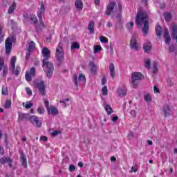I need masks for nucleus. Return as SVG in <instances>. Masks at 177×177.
Here are the masks:
<instances>
[{
    "instance_id": "f257e3e1",
    "label": "nucleus",
    "mask_w": 177,
    "mask_h": 177,
    "mask_svg": "<svg viewBox=\"0 0 177 177\" xmlns=\"http://www.w3.org/2000/svg\"><path fill=\"white\" fill-rule=\"evenodd\" d=\"M41 53L44 57L43 59V67L46 66L44 71L46 74V77L50 79L53 75V71H55L53 64H52V62H48V59H50V50H48V48H43Z\"/></svg>"
},
{
    "instance_id": "f03ea898",
    "label": "nucleus",
    "mask_w": 177,
    "mask_h": 177,
    "mask_svg": "<svg viewBox=\"0 0 177 177\" xmlns=\"http://www.w3.org/2000/svg\"><path fill=\"white\" fill-rule=\"evenodd\" d=\"M147 19H149V15H147L146 11L143 10H139L136 16V23L137 26L142 27L144 24L142 32L145 36L147 35V33L149 32V23L147 21Z\"/></svg>"
},
{
    "instance_id": "7ed1b4c3",
    "label": "nucleus",
    "mask_w": 177,
    "mask_h": 177,
    "mask_svg": "<svg viewBox=\"0 0 177 177\" xmlns=\"http://www.w3.org/2000/svg\"><path fill=\"white\" fill-rule=\"evenodd\" d=\"M131 78L133 88H138L139 81L143 80V75L138 72H134L131 74Z\"/></svg>"
},
{
    "instance_id": "20e7f679",
    "label": "nucleus",
    "mask_w": 177,
    "mask_h": 177,
    "mask_svg": "<svg viewBox=\"0 0 177 177\" xmlns=\"http://www.w3.org/2000/svg\"><path fill=\"white\" fill-rule=\"evenodd\" d=\"M55 58L57 62L62 63L64 60V50L62 46V43H59L56 51H55Z\"/></svg>"
},
{
    "instance_id": "39448f33",
    "label": "nucleus",
    "mask_w": 177,
    "mask_h": 177,
    "mask_svg": "<svg viewBox=\"0 0 177 177\" xmlns=\"http://www.w3.org/2000/svg\"><path fill=\"white\" fill-rule=\"evenodd\" d=\"M16 56L12 57L10 70H11L12 73L15 75H19L21 71V68L19 65L16 66Z\"/></svg>"
},
{
    "instance_id": "423d86ee",
    "label": "nucleus",
    "mask_w": 177,
    "mask_h": 177,
    "mask_svg": "<svg viewBox=\"0 0 177 177\" xmlns=\"http://www.w3.org/2000/svg\"><path fill=\"white\" fill-rule=\"evenodd\" d=\"M45 12V5L44 4V2H41V7L37 12V17L39 20V23H41L42 27L44 28H46V25H45V23H44V20L42 19V15Z\"/></svg>"
},
{
    "instance_id": "0eeeda50",
    "label": "nucleus",
    "mask_w": 177,
    "mask_h": 177,
    "mask_svg": "<svg viewBox=\"0 0 177 177\" xmlns=\"http://www.w3.org/2000/svg\"><path fill=\"white\" fill-rule=\"evenodd\" d=\"M73 81L75 85V86H78V81H86V78L85 77V75H83L82 73H80L78 77V73H75L73 75Z\"/></svg>"
},
{
    "instance_id": "6e6552de",
    "label": "nucleus",
    "mask_w": 177,
    "mask_h": 177,
    "mask_svg": "<svg viewBox=\"0 0 177 177\" xmlns=\"http://www.w3.org/2000/svg\"><path fill=\"white\" fill-rule=\"evenodd\" d=\"M137 38L138 34L135 33L130 40V48L131 49H134V50H139V46H138V41L136 40Z\"/></svg>"
},
{
    "instance_id": "1a4fd4ad",
    "label": "nucleus",
    "mask_w": 177,
    "mask_h": 177,
    "mask_svg": "<svg viewBox=\"0 0 177 177\" xmlns=\"http://www.w3.org/2000/svg\"><path fill=\"white\" fill-rule=\"evenodd\" d=\"M32 77H35V68H30V71H27L25 74L26 80L30 82L32 80Z\"/></svg>"
},
{
    "instance_id": "9d476101",
    "label": "nucleus",
    "mask_w": 177,
    "mask_h": 177,
    "mask_svg": "<svg viewBox=\"0 0 177 177\" xmlns=\"http://www.w3.org/2000/svg\"><path fill=\"white\" fill-rule=\"evenodd\" d=\"M29 121L31 124H33L37 128H41L42 127V122L39 120V118L35 115H32L29 118Z\"/></svg>"
},
{
    "instance_id": "9b49d317",
    "label": "nucleus",
    "mask_w": 177,
    "mask_h": 177,
    "mask_svg": "<svg viewBox=\"0 0 177 177\" xmlns=\"http://www.w3.org/2000/svg\"><path fill=\"white\" fill-rule=\"evenodd\" d=\"M37 88L39 89V92L41 96L46 95V91L45 87V82L41 80L40 82L36 84Z\"/></svg>"
},
{
    "instance_id": "f8f14e48",
    "label": "nucleus",
    "mask_w": 177,
    "mask_h": 177,
    "mask_svg": "<svg viewBox=\"0 0 177 177\" xmlns=\"http://www.w3.org/2000/svg\"><path fill=\"white\" fill-rule=\"evenodd\" d=\"M12 39L13 37H8L5 41L6 55H9L12 52Z\"/></svg>"
},
{
    "instance_id": "ddd939ff",
    "label": "nucleus",
    "mask_w": 177,
    "mask_h": 177,
    "mask_svg": "<svg viewBox=\"0 0 177 177\" xmlns=\"http://www.w3.org/2000/svg\"><path fill=\"white\" fill-rule=\"evenodd\" d=\"M114 8H115V2L110 1L106 7L105 15H106V16H110V15L113 13V10H114Z\"/></svg>"
},
{
    "instance_id": "4468645a",
    "label": "nucleus",
    "mask_w": 177,
    "mask_h": 177,
    "mask_svg": "<svg viewBox=\"0 0 177 177\" xmlns=\"http://www.w3.org/2000/svg\"><path fill=\"white\" fill-rule=\"evenodd\" d=\"M6 162H8L10 168L13 167V160L12 158H10V157H3L0 158V164H2V165H5Z\"/></svg>"
},
{
    "instance_id": "2eb2a0df",
    "label": "nucleus",
    "mask_w": 177,
    "mask_h": 177,
    "mask_svg": "<svg viewBox=\"0 0 177 177\" xmlns=\"http://www.w3.org/2000/svg\"><path fill=\"white\" fill-rule=\"evenodd\" d=\"M162 113L164 117H169V115H172V111L171 110V108L168 105L163 106L162 108Z\"/></svg>"
},
{
    "instance_id": "dca6fc26",
    "label": "nucleus",
    "mask_w": 177,
    "mask_h": 177,
    "mask_svg": "<svg viewBox=\"0 0 177 177\" xmlns=\"http://www.w3.org/2000/svg\"><path fill=\"white\" fill-rule=\"evenodd\" d=\"M48 114L51 115H57L59 114V110L56 106L52 105L47 109Z\"/></svg>"
},
{
    "instance_id": "f3484780",
    "label": "nucleus",
    "mask_w": 177,
    "mask_h": 177,
    "mask_svg": "<svg viewBox=\"0 0 177 177\" xmlns=\"http://www.w3.org/2000/svg\"><path fill=\"white\" fill-rule=\"evenodd\" d=\"M88 67L91 74H93V75H96V73L97 71V67L96 66V65H95V64L93 62H91L88 65Z\"/></svg>"
},
{
    "instance_id": "a211bd4d",
    "label": "nucleus",
    "mask_w": 177,
    "mask_h": 177,
    "mask_svg": "<svg viewBox=\"0 0 177 177\" xmlns=\"http://www.w3.org/2000/svg\"><path fill=\"white\" fill-rule=\"evenodd\" d=\"M151 43L149 41H147V42L143 45V50L146 53H149L150 50H151Z\"/></svg>"
},
{
    "instance_id": "6ab92c4d",
    "label": "nucleus",
    "mask_w": 177,
    "mask_h": 177,
    "mask_svg": "<svg viewBox=\"0 0 177 177\" xmlns=\"http://www.w3.org/2000/svg\"><path fill=\"white\" fill-rule=\"evenodd\" d=\"M171 30H172V38L173 39L176 40V42L177 44V25L176 24H173L171 26Z\"/></svg>"
},
{
    "instance_id": "aec40b11",
    "label": "nucleus",
    "mask_w": 177,
    "mask_h": 177,
    "mask_svg": "<svg viewBox=\"0 0 177 177\" xmlns=\"http://www.w3.org/2000/svg\"><path fill=\"white\" fill-rule=\"evenodd\" d=\"M164 37L165 39L166 45H169L171 44V36H169V32L168 31V30H165Z\"/></svg>"
},
{
    "instance_id": "412c9836",
    "label": "nucleus",
    "mask_w": 177,
    "mask_h": 177,
    "mask_svg": "<svg viewBox=\"0 0 177 177\" xmlns=\"http://www.w3.org/2000/svg\"><path fill=\"white\" fill-rule=\"evenodd\" d=\"M75 6L77 9V10H82L84 8V3L81 0H76L75 2Z\"/></svg>"
},
{
    "instance_id": "4be33fe9",
    "label": "nucleus",
    "mask_w": 177,
    "mask_h": 177,
    "mask_svg": "<svg viewBox=\"0 0 177 177\" xmlns=\"http://www.w3.org/2000/svg\"><path fill=\"white\" fill-rule=\"evenodd\" d=\"M88 30H89L90 34H95V22H93V21L89 22Z\"/></svg>"
},
{
    "instance_id": "5701e85b",
    "label": "nucleus",
    "mask_w": 177,
    "mask_h": 177,
    "mask_svg": "<svg viewBox=\"0 0 177 177\" xmlns=\"http://www.w3.org/2000/svg\"><path fill=\"white\" fill-rule=\"evenodd\" d=\"M21 161L22 167H24V168H27V158L24 153H21Z\"/></svg>"
},
{
    "instance_id": "b1692460",
    "label": "nucleus",
    "mask_w": 177,
    "mask_h": 177,
    "mask_svg": "<svg viewBox=\"0 0 177 177\" xmlns=\"http://www.w3.org/2000/svg\"><path fill=\"white\" fill-rule=\"evenodd\" d=\"M115 68L114 67V64H111L109 65V71H110V75L112 78H114L115 77Z\"/></svg>"
},
{
    "instance_id": "393cba45",
    "label": "nucleus",
    "mask_w": 177,
    "mask_h": 177,
    "mask_svg": "<svg viewBox=\"0 0 177 177\" xmlns=\"http://www.w3.org/2000/svg\"><path fill=\"white\" fill-rule=\"evenodd\" d=\"M156 34L157 37H161L162 35V28L159 24L156 26Z\"/></svg>"
},
{
    "instance_id": "a878e982",
    "label": "nucleus",
    "mask_w": 177,
    "mask_h": 177,
    "mask_svg": "<svg viewBox=\"0 0 177 177\" xmlns=\"http://www.w3.org/2000/svg\"><path fill=\"white\" fill-rule=\"evenodd\" d=\"M104 110L106 111L107 115H111L113 114V108L109 104L104 105Z\"/></svg>"
},
{
    "instance_id": "bb28decb",
    "label": "nucleus",
    "mask_w": 177,
    "mask_h": 177,
    "mask_svg": "<svg viewBox=\"0 0 177 177\" xmlns=\"http://www.w3.org/2000/svg\"><path fill=\"white\" fill-rule=\"evenodd\" d=\"M35 49V43L33 41H30L28 44V47L27 49L28 52H32Z\"/></svg>"
},
{
    "instance_id": "cd10ccee",
    "label": "nucleus",
    "mask_w": 177,
    "mask_h": 177,
    "mask_svg": "<svg viewBox=\"0 0 177 177\" xmlns=\"http://www.w3.org/2000/svg\"><path fill=\"white\" fill-rule=\"evenodd\" d=\"M16 9V2H13L12 5L8 8V13L12 15L15 10Z\"/></svg>"
},
{
    "instance_id": "c85d7f7f",
    "label": "nucleus",
    "mask_w": 177,
    "mask_h": 177,
    "mask_svg": "<svg viewBox=\"0 0 177 177\" xmlns=\"http://www.w3.org/2000/svg\"><path fill=\"white\" fill-rule=\"evenodd\" d=\"M144 66L145 68H151V61L150 60V59H147L144 60Z\"/></svg>"
},
{
    "instance_id": "c756f323",
    "label": "nucleus",
    "mask_w": 177,
    "mask_h": 177,
    "mask_svg": "<svg viewBox=\"0 0 177 177\" xmlns=\"http://www.w3.org/2000/svg\"><path fill=\"white\" fill-rule=\"evenodd\" d=\"M29 20L32 21V24H34L35 26L37 23H38V19L37 18V16L32 15L29 17Z\"/></svg>"
},
{
    "instance_id": "7c9ffc66",
    "label": "nucleus",
    "mask_w": 177,
    "mask_h": 177,
    "mask_svg": "<svg viewBox=\"0 0 177 177\" xmlns=\"http://www.w3.org/2000/svg\"><path fill=\"white\" fill-rule=\"evenodd\" d=\"M164 17L165 20L168 22L169 21V20H171V18L172 17V14H171V12H166L164 14Z\"/></svg>"
},
{
    "instance_id": "2f4dec72",
    "label": "nucleus",
    "mask_w": 177,
    "mask_h": 177,
    "mask_svg": "<svg viewBox=\"0 0 177 177\" xmlns=\"http://www.w3.org/2000/svg\"><path fill=\"white\" fill-rule=\"evenodd\" d=\"M158 66V64L157 62H153V74H157V72L158 71V68L157 66Z\"/></svg>"
},
{
    "instance_id": "473e14b6",
    "label": "nucleus",
    "mask_w": 177,
    "mask_h": 177,
    "mask_svg": "<svg viewBox=\"0 0 177 177\" xmlns=\"http://www.w3.org/2000/svg\"><path fill=\"white\" fill-rule=\"evenodd\" d=\"M11 106H12V100H10V99L7 100L4 104V107L6 109H10Z\"/></svg>"
},
{
    "instance_id": "72a5a7b5",
    "label": "nucleus",
    "mask_w": 177,
    "mask_h": 177,
    "mask_svg": "<svg viewBox=\"0 0 177 177\" xmlns=\"http://www.w3.org/2000/svg\"><path fill=\"white\" fill-rule=\"evenodd\" d=\"M35 27L36 28V31H37V32H39L41 31H42V30L44 28H44V26H42V24L40 23L39 25H35Z\"/></svg>"
},
{
    "instance_id": "f704fd0d",
    "label": "nucleus",
    "mask_w": 177,
    "mask_h": 177,
    "mask_svg": "<svg viewBox=\"0 0 177 177\" xmlns=\"http://www.w3.org/2000/svg\"><path fill=\"white\" fill-rule=\"evenodd\" d=\"M5 59L3 57H0V71L3 70V67H5Z\"/></svg>"
},
{
    "instance_id": "c9c22d12",
    "label": "nucleus",
    "mask_w": 177,
    "mask_h": 177,
    "mask_svg": "<svg viewBox=\"0 0 177 177\" xmlns=\"http://www.w3.org/2000/svg\"><path fill=\"white\" fill-rule=\"evenodd\" d=\"M37 113L38 114H40V115L45 114V108H44V106H39L37 108Z\"/></svg>"
},
{
    "instance_id": "e433bc0d",
    "label": "nucleus",
    "mask_w": 177,
    "mask_h": 177,
    "mask_svg": "<svg viewBox=\"0 0 177 177\" xmlns=\"http://www.w3.org/2000/svg\"><path fill=\"white\" fill-rule=\"evenodd\" d=\"M118 93L120 97H124V96H127V91L124 89H120L118 91Z\"/></svg>"
},
{
    "instance_id": "4c0bfd02",
    "label": "nucleus",
    "mask_w": 177,
    "mask_h": 177,
    "mask_svg": "<svg viewBox=\"0 0 177 177\" xmlns=\"http://www.w3.org/2000/svg\"><path fill=\"white\" fill-rule=\"evenodd\" d=\"M102 92L103 96H107V93L109 92V89L107 88V86H104V87H102Z\"/></svg>"
},
{
    "instance_id": "58836bf2",
    "label": "nucleus",
    "mask_w": 177,
    "mask_h": 177,
    "mask_svg": "<svg viewBox=\"0 0 177 177\" xmlns=\"http://www.w3.org/2000/svg\"><path fill=\"white\" fill-rule=\"evenodd\" d=\"M100 41L103 44H107V42H109V39L104 36H101L100 37Z\"/></svg>"
},
{
    "instance_id": "ea45409f",
    "label": "nucleus",
    "mask_w": 177,
    "mask_h": 177,
    "mask_svg": "<svg viewBox=\"0 0 177 177\" xmlns=\"http://www.w3.org/2000/svg\"><path fill=\"white\" fill-rule=\"evenodd\" d=\"M102 50V46L96 45L94 47V53H98V52H100Z\"/></svg>"
},
{
    "instance_id": "a19ab883",
    "label": "nucleus",
    "mask_w": 177,
    "mask_h": 177,
    "mask_svg": "<svg viewBox=\"0 0 177 177\" xmlns=\"http://www.w3.org/2000/svg\"><path fill=\"white\" fill-rule=\"evenodd\" d=\"M71 49H80V44L77 42L72 43Z\"/></svg>"
},
{
    "instance_id": "79ce46f5",
    "label": "nucleus",
    "mask_w": 177,
    "mask_h": 177,
    "mask_svg": "<svg viewBox=\"0 0 177 177\" xmlns=\"http://www.w3.org/2000/svg\"><path fill=\"white\" fill-rule=\"evenodd\" d=\"M8 66H5L3 68V77H6V75H8Z\"/></svg>"
},
{
    "instance_id": "37998d69",
    "label": "nucleus",
    "mask_w": 177,
    "mask_h": 177,
    "mask_svg": "<svg viewBox=\"0 0 177 177\" xmlns=\"http://www.w3.org/2000/svg\"><path fill=\"white\" fill-rule=\"evenodd\" d=\"M145 102H147L149 103V102H150L151 100V96H150V94H147L145 95L144 97Z\"/></svg>"
},
{
    "instance_id": "c03bdc74",
    "label": "nucleus",
    "mask_w": 177,
    "mask_h": 177,
    "mask_svg": "<svg viewBox=\"0 0 177 177\" xmlns=\"http://www.w3.org/2000/svg\"><path fill=\"white\" fill-rule=\"evenodd\" d=\"M62 133V131H54L53 133H51V135L53 136H57V135H60Z\"/></svg>"
},
{
    "instance_id": "a18cd8bd",
    "label": "nucleus",
    "mask_w": 177,
    "mask_h": 177,
    "mask_svg": "<svg viewBox=\"0 0 177 177\" xmlns=\"http://www.w3.org/2000/svg\"><path fill=\"white\" fill-rule=\"evenodd\" d=\"M32 106H33L32 103H31V102H27V103L26 104L25 108L27 109H31V107H32Z\"/></svg>"
},
{
    "instance_id": "49530a36",
    "label": "nucleus",
    "mask_w": 177,
    "mask_h": 177,
    "mask_svg": "<svg viewBox=\"0 0 177 177\" xmlns=\"http://www.w3.org/2000/svg\"><path fill=\"white\" fill-rule=\"evenodd\" d=\"M26 91L27 95H29L30 96H31L32 95V91H31V89L29 87H27Z\"/></svg>"
},
{
    "instance_id": "de8ad7c7",
    "label": "nucleus",
    "mask_w": 177,
    "mask_h": 177,
    "mask_svg": "<svg viewBox=\"0 0 177 177\" xmlns=\"http://www.w3.org/2000/svg\"><path fill=\"white\" fill-rule=\"evenodd\" d=\"M169 51L170 53H173L175 51V46L174 45H171L169 47Z\"/></svg>"
},
{
    "instance_id": "09e8293b",
    "label": "nucleus",
    "mask_w": 177,
    "mask_h": 177,
    "mask_svg": "<svg viewBox=\"0 0 177 177\" xmlns=\"http://www.w3.org/2000/svg\"><path fill=\"white\" fill-rule=\"evenodd\" d=\"M69 171H70V172H73V171H75V165H71L69 166Z\"/></svg>"
},
{
    "instance_id": "8fccbe9b",
    "label": "nucleus",
    "mask_w": 177,
    "mask_h": 177,
    "mask_svg": "<svg viewBox=\"0 0 177 177\" xmlns=\"http://www.w3.org/2000/svg\"><path fill=\"white\" fill-rule=\"evenodd\" d=\"M30 56H31V52L27 50V53L26 55V60H30Z\"/></svg>"
},
{
    "instance_id": "3c124183",
    "label": "nucleus",
    "mask_w": 177,
    "mask_h": 177,
    "mask_svg": "<svg viewBox=\"0 0 177 177\" xmlns=\"http://www.w3.org/2000/svg\"><path fill=\"white\" fill-rule=\"evenodd\" d=\"M44 104H45L46 110H48L50 107L49 106V101L44 100Z\"/></svg>"
},
{
    "instance_id": "603ef678",
    "label": "nucleus",
    "mask_w": 177,
    "mask_h": 177,
    "mask_svg": "<svg viewBox=\"0 0 177 177\" xmlns=\"http://www.w3.org/2000/svg\"><path fill=\"white\" fill-rule=\"evenodd\" d=\"M130 174H132V172H138V168H136L135 167H131V170L129 171Z\"/></svg>"
},
{
    "instance_id": "864d4df0",
    "label": "nucleus",
    "mask_w": 177,
    "mask_h": 177,
    "mask_svg": "<svg viewBox=\"0 0 177 177\" xmlns=\"http://www.w3.org/2000/svg\"><path fill=\"white\" fill-rule=\"evenodd\" d=\"M40 140L42 142H47L48 141V137L44 136L40 137Z\"/></svg>"
},
{
    "instance_id": "5fc2aeb1",
    "label": "nucleus",
    "mask_w": 177,
    "mask_h": 177,
    "mask_svg": "<svg viewBox=\"0 0 177 177\" xmlns=\"http://www.w3.org/2000/svg\"><path fill=\"white\" fill-rule=\"evenodd\" d=\"M106 82H107V80H106V76H102V85H105Z\"/></svg>"
},
{
    "instance_id": "6e6d98bb",
    "label": "nucleus",
    "mask_w": 177,
    "mask_h": 177,
    "mask_svg": "<svg viewBox=\"0 0 177 177\" xmlns=\"http://www.w3.org/2000/svg\"><path fill=\"white\" fill-rule=\"evenodd\" d=\"M132 27H133V22H129V24H127L128 30H131Z\"/></svg>"
},
{
    "instance_id": "4d7b16f0",
    "label": "nucleus",
    "mask_w": 177,
    "mask_h": 177,
    "mask_svg": "<svg viewBox=\"0 0 177 177\" xmlns=\"http://www.w3.org/2000/svg\"><path fill=\"white\" fill-rule=\"evenodd\" d=\"M24 120V114H19V121H23Z\"/></svg>"
},
{
    "instance_id": "13d9d810",
    "label": "nucleus",
    "mask_w": 177,
    "mask_h": 177,
    "mask_svg": "<svg viewBox=\"0 0 177 177\" xmlns=\"http://www.w3.org/2000/svg\"><path fill=\"white\" fill-rule=\"evenodd\" d=\"M0 154L1 156H3V154H5V149L1 146H0Z\"/></svg>"
},
{
    "instance_id": "bf43d9fd",
    "label": "nucleus",
    "mask_w": 177,
    "mask_h": 177,
    "mask_svg": "<svg viewBox=\"0 0 177 177\" xmlns=\"http://www.w3.org/2000/svg\"><path fill=\"white\" fill-rule=\"evenodd\" d=\"M153 91L154 92H156V93H160V89H158V87H157V86H153Z\"/></svg>"
},
{
    "instance_id": "052dcab7",
    "label": "nucleus",
    "mask_w": 177,
    "mask_h": 177,
    "mask_svg": "<svg viewBox=\"0 0 177 177\" xmlns=\"http://www.w3.org/2000/svg\"><path fill=\"white\" fill-rule=\"evenodd\" d=\"M112 121L113 122H117V121H118V116H113L112 118Z\"/></svg>"
},
{
    "instance_id": "680f3d73",
    "label": "nucleus",
    "mask_w": 177,
    "mask_h": 177,
    "mask_svg": "<svg viewBox=\"0 0 177 177\" xmlns=\"http://www.w3.org/2000/svg\"><path fill=\"white\" fill-rule=\"evenodd\" d=\"M118 9H119L120 13H121V12H122V5L120 3H118Z\"/></svg>"
},
{
    "instance_id": "e2e57ef3",
    "label": "nucleus",
    "mask_w": 177,
    "mask_h": 177,
    "mask_svg": "<svg viewBox=\"0 0 177 177\" xmlns=\"http://www.w3.org/2000/svg\"><path fill=\"white\" fill-rule=\"evenodd\" d=\"M1 93H2V95H8V90L2 89Z\"/></svg>"
},
{
    "instance_id": "0e129e2a",
    "label": "nucleus",
    "mask_w": 177,
    "mask_h": 177,
    "mask_svg": "<svg viewBox=\"0 0 177 177\" xmlns=\"http://www.w3.org/2000/svg\"><path fill=\"white\" fill-rule=\"evenodd\" d=\"M106 27H108L109 28L113 27V24H111V22H107Z\"/></svg>"
},
{
    "instance_id": "69168bd1",
    "label": "nucleus",
    "mask_w": 177,
    "mask_h": 177,
    "mask_svg": "<svg viewBox=\"0 0 177 177\" xmlns=\"http://www.w3.org/2000/svg\"><path fill=\"white\" fill-rule=\"evenodd\" d=\"M111 161H112V162L117 161V158L115 156H111Z\"/></svg>"
},
{
    "instance_id": "338daca9",
    "label": "nucleus",
    "mask_w": 177,
    "mask_h": 177,
    "mask_svg": "<svg viewBox=\"0 0 177 177\" xmlns=\"http://www.w3.org/2000/svg\"><path fill=\"white\" fill-rule=\"evenodd\" d=\"M78 167H80V168H82V167H84V163H82V162H79Z\"/></svg>"
},
{
    "instance_id": "774afa93",
    "label": "nucleus",
    "mask_w": 177,
    "mask_h": 177,
    "mask_svg": "<svg viewBox=\"0 0 177 177\" xmlns=\"http://www.w3.org/2000/svg\"><path fill=\"white\" fill-rule=\"evenodd\" d=\"M95 5H100V0H95Z\"/></svg>"
}]
</instances>
